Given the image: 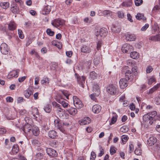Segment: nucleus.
<instances>
[{
  "instance_id": "20e7f679",
  "label": "nucleus",
  "mask_w": 160,
  "mask_h": 160,
  "mask_svg": "<svg viewBox=\"0 0 160 160\" xmlns=\"http://www.w3.org/2000/svg\"><path fill=\"white\" fill-rule=\"evenodd\" d=\"M118 90V88L112 84L109 85L107 88V92L112 95L116 94Z\"/></svg>"
},
{
  "instance_id": "c756f323",
  "label": "nucleus",
  "mask_w": 160,
  "mask_h": 160,
  "mask_svg": "<svg viewBox=\"0 0 160 160\" xmlns=\"http://www.w3.org/2000/svg\"><path fill=\"white\" fill-rule=\"evenodd\" d=\"M130 57L134 59H137L139 57V53L136 52H133L130 54Z\"/></svg>"
},
{
  "instance_id": "ea45409f",
  "label": "nucleus",
  "mask_w": 160,
  "mask_h": 160,
  "mask_svg": "<svg viewBox=\"0 0 160 160\" xmlns=\"http://www.w3.org/2000/svg\"><path fill=\"white\" fill-rule=\"evenodd\" d=\"M52 110V106L49 105H46L44 107V110L47 113H50Z\"/></svg>"
},
{
  "instance_id": "338daca9",
  "label": "nucleus",
  "mask_w": 160,
  "mask_h": 160,
  "mask_svg": "<svg viewBox=\"0 0 160 160\" xmlns=\"http://www.w3.org/2000/svg\"><path fill=\"white\" fill-rule=\"evenodd\" d=\"M6 101L8 102H12L13 99L11 97H8L6 98Z\"/></svg>"
},
{
  "instance_id": "393cba45",
  "label": "nucleus",
  "mask_w": 160,
  "mask_h": 160,
  "mask_svg": "<svg viewBox=\"0 0 160 160\" xmlns=\"http://www.w3.org/2000/svg\"><path fill=\"white\" fill-rule=\"evenodd\" d=\"M93 91L95 92L96 94L98 95L100 92V88L98 85L97 84H94L93 86Z\"/></svg>"
},
{
  "instance_id": "423d86ee",
  "label": "nucleus",
  "mask_w": 160,
  "mask_h": 160,
  "mask_svg": "<svg viewBox=\"0 0 160 160\" xmlns=\"http://www.w3.org/2000/svg\"><path fill=\"white\" fill-rule=\"evenodd\" d=\"M76 77L77 78L78 83L80 85L82 88H84V84L85 83L86 77L84 76L81 77L78 74H75Z\"/></svg>"
},
{
  "instance_id": "5fc2aeb1",
  "label": "nucleus",
  "mask_w": 160,
  "mask_h": 160,
  "mask_svg": "<svg viewBox=\"0 0 160 160\" xmlns=\"http://www.w3.org/2000/svg\"><path fill=\"white\" fill-rule=\"evenodd\" d=\"M18 32L19 37L21 39H23L24 37V36L22 31L20 29H18Z\"/></svg>"
},
{
  "instance_id": "a18cd8bd",
  "label": "nucleus",
  "mask_w": 160,
  "mask_h": 160,
  "mask_svg": "<svg viewBox=\"0 0 160 160\" xmlns=\"http://www.w3.org/2000/svg\"><path fill=\"white\" fill-rule=\"evenodd\" d=\"M128 128L125 126H123L120 129V131L123 132H126L128 131Z\"/></svg>"
},
{
  "instance_id": "49530a36",
  "label": "nucleus",
  "mask_w": 160,
  "mask_h": 160,
  "mask_svg": "<svg viewBox=\"0 0 160 160\" xmlns=\"http://www.w3.org/2000/svg\"><path fill=\"white\" fill-rule=\"evenodd\" d=\"M99 150L100 151V153L98 154V156L99 157H101L104 153V152L103 148H102L101 146H99Z\"/></svg>"
},
{
  "instance_id": "6e6d98bb",
  "label": "nucleus",
  "mask_w": 160,
  "mask_h": 160,
  "mask_svg": "<svg viewBox=\"0 0 160 160\" xmlns=\"http://www.w3.org/2000/svg\"><path fill=\"white\" fill-rule=\"evenodd\" d=\"M96 155L95 152L92 151L91 154L90 160H95V159L96 158Z\"/></svg>"
},
{
  "instance_id": "0eeeda50",
  "label": "nucleus",
  "mask_w": 160,
  "mask_h": 160,
  "mask_svg": "<svg viewBox=\"0 0 160 160\" xmlns=\"http://www.w3.org/2000/svg\"><path fill=\"white\" fill-rule=\"evenodd\" d=\"M0 50L2 54L7 55L8 54L9 48L6 43H2L1 45Z\"/></svg>"
},
{
  "instance_id": "aec40b11",
  "label": "nucleus",
  "mask_w": 160,
  "mask_h": 160,
  "mask_svg": "<svg viewBox=\"0 0 160 160\" xmlns=\"http://www.w3.org/2000/svg\"><path fill=\"white\" fill-rule=\"evenodd\" d=\"M32 114L33 116V118L36 119L39 116V113L38 109L36 108H32Z\"/></svg>"
},
{
  "instance_id": "69168bd1",
  "label": "nucleus",
  "mask_w": 160,
  "mask_h": 160,
  "mask_svg": "<svg viewBox=\"0 0 160 160\" xmlns=\"http://www.w3.org/2000/svg\"><path fill=\"white\" fill-rule=\"evenodd\" d=\"M127 17L128 18V21H130L131 22H133V20L132 19V17L129 13H128L127 15Z\"/></svg>"
},
{
  "instance_id": "58836bf2",
  "label": "nucleus",
  "mask_w": 160,
  "mask_h": 160,
  "mask_svg": "<svg viewBox=\"0 0 160 160\" xmlns=\"http://www.w3.org/2000/svg\"><path fill=\"white\" fill-rule=\"evenodd\" d=\"M36 158L40 160H46L45 158H43V154L41 153H38L36 155Z\"/></svg>"
},
{
  "instance_id": "473e14b6",
  "label": "nucleus",
  "mask_w": 160,
  "mask_h": 160,
  "mask_svg": "<svg viewBox=\"0 0 160 160\" xmlns=\"http://www.w3.org/2000/svg\"><path fill=\"white\" fill-rule=\"evenodd\" d=\"M68 111L70 114L72 115H75L77 112V109L73 108H69L68 110Z\"/></svg>"
},
{
  "instance_id": "774afa93",
  "label": "nucleus",
  "mask_w": 160,
  "mask_h": 160,
  "mask_svg": "<svg viewBox=\"0 0 160 160\" xmlns=\"http://www.w3.org/2000/svg\"><path fill=\"white\" fill-rule=\"evenodd\" d=\"M130 109L132 110H134L135 108V106L134 104L133 103L131 104L129 106Z\"/></svg>"
},
{
  "instance_id": "cd10ccee",
  "label": "nucleus",
  "mask_w": 160,
  "mask_h": 160,
  "mask_svg": "<svg viewBox=\"0 0 160 160\" xmlns=\"http://www.w3.org/2000/svg\"><path fill=\"white\" fill-rule=\"evenodd\" d=\"M48 134L49 137L52 138H54L57 136V133L54 130L50 131Z\"/></svg>"
},
{
  "instance_id": "3c124183",
  "label": "nucleus",
  "mask_w": 160,
  "mask_h": 160,
  "mask_svg": "<svg viewBox=\"0 0 160 160\" xmlns=\"http://www.w3.org/2000/svg\"><path fill=\"white\" fill-rule=\"evenodd\" d=\"M117 14L119 18H123L124 17V14L122 11H118L117 12Z\"/></svg>"
},
{
  "instance_id": "39448f33",
  "label": "nucleus",
  "mask_w": 160,
  "mask_h": 160,
  "mask_svg": "<svg viewBox=\"0 0 160 160\" xmlns=\"http://www.w3.org/2000/svg\"><path fill=\"white\" fill-rule=\"evenodd\" d=\"M73 99L74 105L76 108L80 109L83 107V105L81 101L77 96H73Z\"/></svg>"
},
{
  "instance_id": "052dcab7",
  "label": "nucleus",
  "mask_w": 160,
  "mask_h": 160,
  "mask_svg": "<svg viewBox=\"0 0 160 160\" xmlns=\"http://www.w3.org/2000/svg\"><path fill=\"white\" fill-rule=\"evenodd\" d=\"M149 25L148 24V23L144 25V26H143L142 27V28L141 29V30L142 31H144L146 30L147 29V28H148V27H149Z\"/></svg>"
},
{
  "instance_id": "6ab92c4d",
  "label": "nucleus",
  "mask_w": 160,
  "mask_h": 160,
  "mask_svg": "<svg viewBox=\"0 0 160 160\" xmlns=\"http://www.w3.org/2000/svg\"><path fill=\"white\" fill-rule=\"evenodd\" d=\"M51 11V7L49 5L45 6L42 10V14L43 15L48 14Z\"/></svg>"
},
{
  "instance_id": "09e8293b",
  "label": "nucleus",
  "mask_w": 160,
  "mask_h": 160,
  "mask_svg": "<svg viewBox=\"0 0 160 160\" xmlns=\"http://www.w3.org/2000/svg\"><path fill=\"white\" fill-rule=\"evenodd\" d=\"M154 101L157 104H160V94L156 98Z\"/></svg>"
},
{
  "instance_id": "7ed1b4c3",
  "label": "nucleus",
  "mask_w": 160,
  "mask_h": 160,
  "mask_svg": "<svg viewBox=\"0 0 160 160\" xmlns=\"http://www.w3.org/2000/svg\"><path fill=\"white\" fill-rule=\"evenodd\" d=\"M108 32L107 29L105 28H102L95 32L96 36L97 38L104 37Z\"/></svg>"
},
{
  "instance_id": "603ef678",
  "label": "nucleus",
  "mask_w": 160,
  "mask_h": 160,
  "mask_svg": "<svg viewBox=\"0 0 160 160\" xmlns=\"http://www.w3.org/2000/svg\"><path fill=\"white\" fill-rule=\"evenodd\" d=\"M100 58L99 57H96L93 60V62L95 64H98L100 62Z\"/></svg>"
},
{
  "instance_id": "1a4fd4ad",
  "label": "nucleus",
  "mask_w": 160,
  "mask_h": 160,
  "mask_svg": "<svg viewBox=\"0 0 160 160\" xmlns=\"http://www.w3.org/2000/svg\"><path fill=\"white\" fill-rule=\"evenodd\" d=\"M64 23V20L58 19L54 20V21L52 23V24L53 26L57 27L63 25Z\"/></svg>"
},
{
  "instance_id": "f3484780",
  "label": "nucleus",
  "mask_w": 160,
  "mask_h": 160,
  "mask_svg": "<svg viewBox=\"0 0 160 160\" xmlns=\"http://www.w3.org/2000/svg\"><path fill=\"white\" fill-rule=\"evenodd\" d=\"M57 101L58 103L61 104L64 108H67L68 106V103L64 100L62 98L59 99L57 98Z\"/></svg>"
},
{
  "instance_id": "ddd939ff",
  "label": "nucleus",
  "mask_w": 160,
  "mask_h": 160,
  "mask_svg": "<svg viewBox=\"0 0 160 160\" xmlns=\"http://www.w3.org/2000/svg\"><path fill=\"white\" fill-rule=\"evenodd\" d=\"M127 80L124 78H121L119 82L120 87L121 88H124L128 86Z\"/></svg>"
},
{
  "instance_id": "4468645a",
  "label": "nucleus",
  "mask_w": 160,
  "mask_h": 160,
  "mask_svg": "<svg viewBox=\"0 0 160 160\" xmlns=\"http://www.w3.org/2000/svg\"><path fill=\"white\" fill-rule=\"evenodd\" d=\"M157 141V139L154 137H151L148 140L147 144L149 146L154 145Z\"/></svg>"
},
{
  "instance_id": "a211bd4d",
  "label": "nucleus",
  "mask_w": 160,
  "mask_h": 160,
  "mask_svg": "<svg viewBox=\"0 0 160 160\" xmlns=\"http://www.w3.org/2000/svg\"><path fill=\"white\" fill-rule=\"evenodd\" d=\"M32 128V126L30 124H25L22 128V130L25 133H27L31 130Z\"/></svg>"
},
{
  "instance_id": "4d7b16f0",
  "label": "nucleus",
  "mask_w": 160,
  "mask_h": 160,
  "mask_svg": "<svg viewBox=\"0 0 160 160\" xmlns=\"http://www.w3.org/2000/svg\"><path fill=\"white\" fill-rule=\"evenodd\" d=\"M24 120L26 123V124H30L32 121V119L28 117H25Z\"/></svg>"
},
{
  "instance_id": "2f4dec72",
  "label": "nucleus",
  "mask_w": 160,
  "mask_h": 160,
  "mask_svg": "<svg viewBox=\"0 0 160 160\" xmlns=\"http://www.w3.org/2000/svg\"><path fill=\"white\" fill-rule=\"evenodd\" d=\"M32 132L33 134L35 136H38L39 133V130L38 127H34L32 129Z\"/></svg>"
},
{
  "instance_id": "412c9836",
  "label": "nucleus",
  "mask_w": 160,
  "mask_h": 160,
  "mask_svg": "<svg viewBox=\"0 0 160 160\" xmlns=\"http://www.w3.org/2000/svg\"><path fill=\"white\" fill-rule=\"evenodd\" d=\"M136 38V37L134 34H128L126 36V40L128 41H134Z\"/></svg>"
},
{
  "instance_id": "dca6fc26",
  "label": "nucleus",
  "mask_w": 160,
  "mask_h": 160,
  "mask_svg": "<svg viewBox=\"0 0 160 160\" xmlns=\"http://www.w3.org/2000/svg\"><path fill=\"white\" fill-rule=\"evenodd\" d=\"M92 110L94 113H98L100 112L101 110V107L98 105L96 104L93 106Z\"/></svg>"
},
{
  "instance_id": "72a5a7b5",
  "label": "nucleus",
  "mask_w": 160,
  "mask_h": 160,
  "mask_svg": "<svg viewBox=\"0 0 160 160\" xmlns=\"http://www.w3.org/2000/svg\"><path fill=\"white\" fill-rule=\"evenodd\" d=\"M9 3L8 2H1L0 3L1 7L4 9H7L9 7Z\"/></svg>"
},
{
  "instance_id": "c9c22d12",
  "label": "nucleus",
  "mask_w": 160,
  "mask_h": 160,
  "mask_svg": "<svg viewBox=\"0 0 160 160\" xmlns=\"http://www.w3.org/2000/svg\"><path fill=\"white\" fill-rule=\"evenodd\" d=\"M19 148L17 144L14 145L12 147V151L14 154L17 153L19 151Z\"/></svg>"
},
{
  "instance_id": "a19ab883",
  "label": "nucleus",
  "mask_w": 160,
  "mask_h": 160,
  "mask_svg": "<svg viewBox=\"0 0 160 160\" xmlns=\"http://www.w3.org/2000/svg\"><path fill=\"white\" fill-rule=\"evenodd\" d=\"M41 82L42 85H47L49 83V80L48 78H44L41 80Z\"/></svg>"
},
{
  "instance_id": "e433bc0d",
  "label": "nucleus",
  "mask_w": 160,
  "mask_h": 160,
  "mask_svg": "<svg viewBox=\"0 0 160 160\" xmlns=\"http://www.w3.org/2000/svg\"><path fill=\"white\" fill-rule=\"evenodd\" d=\"M81 51L84 53H89L90 52L89 48L86 46H84L81 48Z\"/></svg>"
},
{
  "instance_id": "bf43d9fd",
  "label": "nucleus",
  "mask_w": 160,
  "mask_h": 160,
  "mask_svg": "<svg viewBox=\"0 0 160 160\" xmlns=\"http://www.w3.org/2000/svg\"><path fill=\"white\" fill-rule=\"evenodd\" d=\"M159 28L158 25L157 23H155L153 26V28L154 32H156L158 30Z\"/></svg>"
},
{
  "instance_id": "f03ea898",
  "label": "nucleus",
  "mask_w": 160,
  "mask_h": 160,
  "mask_svg": "<svg viewBox=\"0 0 160 160\" xmlns=\"http://www.w3.org/2000/svg\"><path fill=\"white\" fill-rule=\"evenodd\" d=\"M54 123L56 127L60 130L61 132L64 133L65 131L64 126H68L69 125V123L67 122H64L63 125L60 122V120L57 119L54 120Z\"/></svg>"
},
{
  "instance_id": "37998d69",
  "label": "nucleus",
  "mask_w": 160,
  "mask_h": 160,
  "mask_svg": "<svg viewBox=\"0 0 160 160\" xmlns=\"http://www.w3.org/2000/svg\"><path fill=\"white\" fill-rule=\"evenodd\" d=\"M132 1L130 0L128 2H124L122 3V5L124 7H130L132 5Z\"/></svg>"
},
{
  "instance_id": "864d4df0",
  "label": "nucleus",
  "mask_w": 160,
  "mask_h": 160,
  "mask_svg": "<svg viewBox=\"0 0 160 160\" xmlns=\"http://www.w3.org/2000/svg\"><path fill=\"white\" fill-rule=\"evenodd\" d=\"M112 13V12L110 10H104L102 12V13L103 15L104 16H108V15H110Z\"/></svg>"
},
{
  "instance_id": "4c0bfd02",
  "label": "nucleus",
  "mask_w": 160,
  "mask_h": 160,
  "mask_svg": "<svg viewBox=\"0 0 160 160\" xmlns=\"http://www.w3.org/2000/svg\"><path fill=\"white\" fill-rule=\"evenodd\" d=\"M89 76L91 79H94L97 77L98 74L94 71H92L90 72Z\"/></svg>"
},
{
  "instance_id": "79ce46f5",
  "label": "nucleus",
  "mask_w": 160,
  "mask_h": 160,
  "mask_svg": "<svg viewBox=\"0 0 160 160\" xmlns=\"http://www.w3.org/2000/svg\"><path fill=\"white\" fill-rule=\"evenodd\" d=\"M156 82V79L153 76H152L148 79V83L149 85H151L152 84L153 82Z\"/></svg>"
},
{
  "instance_id": "f704fd0d",
  "label": "nucleus",
  "mask_w": 160,
  "mask_h": 160,
  "mask_svg": "<svg viewBox=\"0 0 160 160\" xmlns=\"http://www.w3.org/2000/svg\"><path fill=\"white\" fill-rule=\"evenodd\" d=\"M30 87L27 90H25L24 92L25 96L27 98H28L32 94V92L29 90Z\"/></svg>"
},
{
  "instance_id": "9d476101",
  "label": "nucleus",
  "mask_w": 160,
  "mask_h": 160,
  "mask_svg": "<svg viewBox=\"0 0 160 160\" xmlns=\"http://www.w3.org/2000/svg\"><path fill=\"white\" fill-rule=\"evenodd\" d=\"M127 63L128 66H125L123 68L124 70H128V69H131V70H136L137 69V67H133V65L131 62V60H128V61H127Z\"/></svg>"
},
{
  "instance_id": "5701e85b",
  "label": "nucleus",
  "mask_w": 160,
  "mask_h": 160,
  "mask_svg": "<svg viewBox=\"0 0 160 160\" xmlns=\"http://www.w3.org/2000/svg\"><path fill=\"white\" fill-rule=\"evenodd\" d=\"M11 11L15 14L18 13L19 12V9L17 5L13 4V5H12Z\"/></svg>"
},
{
  "instance_id": "de8ad7c7",
  "label": "nucleus",
  "mask_w": 160,
  "mask_h": 160,
  "mask_svg": "<svg viewBox=\"0 0 160 160\" xmlns=\"http://www.w3.org/2000/svg\"><path fill=\"white\" fill-rule=\"evenodd\" d=\"M62 93L67 98V99H69V96L70 95L69 93L66 90H63L62 91Z\"/></svg>"
},
{
  "instance_id": "13d9d810",
  "label": "nucleus",
  "mask_w": 160,
  "mask_h": 160,
  "mask_svg": "<svg viewBox=\"0 0 160 160\" xmlns=\"http://www.w3.org/2000/svg\"><path fill=\"white\" fill-rule=\"evenodd\" d=\"M110 153L111 155H113L114 153L116 152V151L115 149V148L114 147H111L110 148Z\"/></svg>"
},
{
  "instance_id": "f257e3e1",
  "label": "nucleus",
  "mask_w": 160,
  "mask_h": 160,
  "mask_svg": "<svg viewBox=\"0 0 160 160\" xmlns=\"http://www.w3.org/2000/svg\"><path fill=\"white\" fill-rule=\"evenodd\" d=\"M157 112L154 111L152 112L147 113L144 115L143 119L145 121H149V123L150 124H152L155 119L154 118L155 117L157 116Z\"/></svg>"
},
{
  "instance_id": "b1692460",
  "label": "nucleus",
  "mask_w": 160,
  "mask_h": 160,
  "mask_svg": "<svg viewBox=\"0 0 160 160\" xmlns=\"http://www.w3.org/2000/svg\"><path fill=\"white\" fill-rule=\"evenodd\" d=\"M149 39L154 42L160 41V35L151 36L149 38Z\"/></svg>"
},
{
  "instance_id": "680f3d73",
  "label": "nucleus",
  "mask_w": 160,
  "mask_h": 160,
  "mask_svg": "<svg viewBox=\"0 0 160 160\" xmlns=\"http://www.w3.org/2000/svg\"><path fill=\"white\" fill-rule=\"evenodd\" d=\"M133 145L132 144H131L129 145V152L131 153V152H132L133 150Z\"/></svg>"
},
{
  "instance_id": "c85d7f7f",
  "label": "nucleus",
  "mask_w": 160,
  "mask_h": 160,
  "mask_svg": "<svg viewBox=\"0 0 160 160\" xmlns=\"http://www.w3.org/2000/svg\"><path fill=\"white\" fill-rule=\"evenodd\" d=\"M121 30V29L120 27L115 26H113L111 28V30L112 32L114 33H118L120 32Z\"/></svg>"
},
{
  "instance_id": "0e129e2a",
  "label": "nucleus",
  "mask_w": 160,
  "mask_h": 160,
  "mask_svg": "<svg viewBox=\"0 0 160 160\" xmlns=\"http://www.w3.org/2000/svg\"><path fill=\"white\" fill-rule=\"evenodd\" d=\"M90 97L92 100L95 102L96 101L97 98L94 94L90 95Z\"/></svg>"
},
{
  "instance_id": "bb28decb",
  "label": "nucleus",
  "mask_w": 160,
  "mask_h": 160,
  "mask_svg": "<svg viewBox=\"0 0 160 160\" xmlns=\"http://www.w3.org/2000/svg\"><path fill=\"white\" fill-rule=\"evenodd\" d=\"M160 87V82L153 86L152 88L150 89L148 92L149 94L152 93L156 91L158 88Z\"/></svg>"
},
{
  "instance_id": "c03bdc74",
  "label": "nucleus",
  "mask_w": 160,
  "mask_h": 160,
  "mask_svg": "<svg viewBox=\"0 0 160 160\" xmlns=\"http://www.w3.org/2000/svg\"><path fill=\"white\" fill-rule=\"evenodd\" d=\"M128 139V137L127 136L123 135L122 136V141L123 144H124L127 142Z\"/></svg>"
},
{
  "instance_id": "9b49d317",
  "label": "nucleus",
  "mask_w": 160,
  "mask_h": 160,
  "mask_svg": "<svg viewBox=\"0 0 160 160\" xmlns=\"http://www.w3.org/2000/svg\"><path fill=\"white\" fill-rule=\"evenodd\" d=\"M47 153L49 156L54 157L57 156L58 153L56 151L51 148H48L46 150Z\"/></svg>"
},
{
  "instance_id": "e2e57ef3",
  "label": "nucleus",
  "mask_w": 160,
  "mask_h": 160,
  "mask_svg": "<svg viewBox=\"0 0 160 160\" xmlns=\"http://www.w3.org/2000/svg\"><path fill=\"white\" fill-rule=\"evenodd\" d=\"M24 99L23 97H19L17 99V102L18 103H21L23 102Z\"/></svg>"
},
{
  "instance_id": "f8f14e48",
  "label": "nucleus",
  "mask_w": 160,
  "mask_h": 160,
  "mask_svg": "<svg viewBox=\"0 0 160 160\" xmlns=\"http://www.w3.org/2000/svg\"><path fill=\"white\" fill-rule=\"evenodd\" d=\"M90 122L91 119L88 117H84L79 121V124L81 125L88 124Z\"/></svg>"
},
{
  "instance_id": "a878e982",
  "label": "nucleus",
  "mask_w": 160,
  "mask_h": 160,
  "mask_svg": "<svg viewBox=\"0 0 160 160\" xmlns=\"http://www.w3.org/2000/svg\"><path fill=\"white\" fill-rule=\"evenodd\" d=\"M16 25L14 22L11 21L8 24V28L9 30H14L16 29Z\"/></svg>"
},
{
  "instance_id": "7c9ffc66",
  "label": "nucleus",
  "mask_w": 160,
  "mask_h": 160,
  "mask_svg": "<svg viewBox=\"0 0 160 160\" xmlns=\"http://www.w3.org/2000/svg\"><path fill=\"white\" fill-rule=\"evenodd\" d=\"M113 116L111 119V122L110 123V125L114 124L117 120L118 115L115 113H113Z\"/></svg>"
},
{
  "instance_id": "8fccbe9b",
  "label": "nucleus",
  "mask_w": 160,
  "mask_h": 160,
  "mask_svg": "<svg viewBox=\"0 0 160 160\" xmlns=\"http://www.w3.org/2000/svg\"><path fill=\"white\" fill-rule=\"evenodd\" d=\"M47 34L50 36H53L54 34V32L52 31L50 28H48L46 30Z\"/></svg>"
},
{
  "instance_id": "2eb2a0df",
  "label": "nucleus",
  "mask_w": 160,
  "mask_h": 160,
  "mask_svg": "<svg viewBox=\"0 0 160 160\" xmlns=\"http://www.w3.org/2000/svg\"><path fill=\"white\" fill-rule=\"evenodd\" d=\"M125 77L129 80L131 81L133 78L132 71H127L125 72Z\"/></svg>"
},
{
  "instance_id": "4be33fe9",
  "label": "nucleus",
  "mask_w": 160,
  "mask_h": 160,
  "mask_svg": "<svg viewBox=\"0 0 160 160\" xmlns=\"http://www.w3.org/2000/svg\"><path fill=\"white\" fill-rule=\"evenodd\" d=\"M18 73L17 71H12L9 73L8 77L9 78L13 77L17 78L18 76Z\"/></svg>"
},
{
  "instance_id": "6e6552de",
  "label": "nucleus",
  "mask_w": 160,
  "mask_h": 160,
  "mask_svg": "<svg viewBox=\"0 0 160 160\" xmlns=\"http://www.w3.org/2000/svg\"><path fill=\"white\" fill-rule=\"evenodd\" d=\"M132 48V46L126 43L123 45L121 50L123 52L125 53H128L131 51Z\"/></svg>"
}]
</instances>
